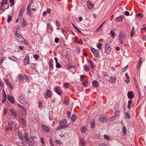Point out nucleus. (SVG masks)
Wrapping results in <instances>:
<instances>
[{
  "mask_svg": "<svg viewBox=\"0 0 146 146\" xmlns=\"http://www.w3.org/2000/svg\"><path fill=\"white\" fill-rule=\"evenodd\" d=\"M55 142L56 143L58 144L61 145L62 144V142L59 140H56Z\"/></svg>",
  "mask_w": 146,
  "mask_h": 146,
  "instance_id": "nucleus-44",
  "label": "nucleus"
},
{
  "mask_svg": "<svg viewBox=\"0 0 146 146\" xmlns=\"http://www.w3.org/2000/svg\"><path fill=\"white\" fill-rule=\"evenodd\" d=\"M19 121L22 124H24L25 123V121L23 118H21L20 119Z\"/></svg>",
  "mask_w": 146,
  "mask_h": 146,
  "instance_id": "nucleus-31",
  "label": "nucleus"
},
{
  "mask_svg": "<svg viewBox=\"0 0 146 146\" xmlns=\"http://www.w3.org/2000/svg\"><path fill=\"white\" fill-rule=\"evenodd\" d=\"M98 146H107V145L104 143H100Z\"/></svg>",
  "mask_w": 146,
  "mask_h": 146,
  "instance_id": "nucleus-46",
  "label": "nucleus"
},
{
  "mask_svg": "<svg viewBox=\"0 0 146 146\" xmlns=\"http://www.w3.org/2000/svg\"><path fill=\"white\" fill-rule=\"evenodd\" d=\"M116 118V117H114V115H113L111 117L110 119L111 121H113Z\"/></svg>",
  "mask_w": 146,
  "mask_h": 146,
  "instance_id": "nucleus-39",
  "label": "nucleus"
},
{
  "mask_svg": "<svg viewBox=\"0 0 146 146\" xmlns=\"http://www.w3.org/2000/svg\"><path fill=\"white\" fill-rule=\"evenodd\" d=\"M56 24L57 25V26L58 27H60V22L57 21H56Z\"/></svg>",
  "mask_w": 146,
  "mask_h": 146,
  "instance_id": "nucleus-57",
  "label": "nucleus"
},
{
  "mask_svg": "<svg viewBox=\"0 0 146 146\" xmlns=\"http://www.w3.org/2000/svg\"><path fill=\"white\" fill-rule=\"evenodd\" d=\"M124 117L126 118H130L129 115L128 113L126 112L124 113Z\"/></svg>",
  "mask_w": 146,
  "mask_h": 146,
  "instance_id": "nucleus-26",
  "label": "nucleus"
},
{
  "mask_svg": "<svg viewBox=\"0 0 146 146\" xmlns=\"http://www.w3.org/2000/svg\"><path fill=\"white\" fill-rule=\"evenodd\" d=\"M127 95L128 98L130 99H133L134 96L133 92L132 91L129 92L127 93Z\"/></svg>",
  "mask_w": 146,
  "mask_h": 146,
  "instance_id": "nucleus-10",
  "label": "nucleus"
},
{
  "mask_svg": "<svg viewBox=\"0 0 146 146\" xmlns=\"http://www.w3.org/2000/svg\"><path fill=\"white\" fill-rule=\"evenodd\" d=\"M55 91L59 95H60L62 93V91L61 90L60 88L58 86H57L55 88Z\"/></svg>",
  "mask_w": 146,
  "mask_h": 146,
  "instance_id": "nucleus-11",
  "label": "nucleus"
},
{
  "mask_svg": "<svg viewBox=\"0 0 146 146\" xmlns=\"http://www.w3.org/2000/svg\"><path fill=\"white\" fill-rule=\"evenodd\" d=\"M105 119V117H100L99 118V120L100 121L103 122Z\"/></svg>",
  "mask_w": 146,
  "mask_h": 146,
  "instance_id": "nucleus-27",
  "label": "nucleus"
},
{
  "mask_svg": "<svg viewBox=\"0 0 146 146\" xmlns=\"http://www.w3.org/2000/svg\"><path fill=\"white\" fill-rule=\"evenodd\" d=\"M116 80V78L115 77L111 76L110 77L109 81L111 82H115Z\"/></svg>",
  "mask_w": 146,
  "mask_h": 146,
  "instance_id": "nucleus-20",
  "label": "nucleus"
},
{
  "mask_svg": "<svg viewBox=\"0 0 146 146\" xmlns=\"http://www.w3.org/2000/svg\"><path fill=\"white\" fill-rule=\"evenodd\" d=\"M119 42L121 44H123V42L122 41L125 37L124 33L123 31H121L119 35Z\"/></svg>",
  "mask_w": 146,
  "mask_h": 146,
  "instance_id": "nucleus-3",
  "label": "nucleus"
},
{
  "mask_svg": "<svg viewBox=\"0 0 146 146\" xmlns=\"http://www.w3.org/2000/svg\"><path fill=\"white\" fill-rule=\"evenodd\" d=\"M36 65L35 64H31V66L33 69H35V68Z\"/></svg>",
  "mask_w": 146,
  "mask_h": 146,
  "instance_id": "nucleus-47",
  "label": "nucleus"
},
{
  "mask_svg": "<svg viewBox=\"0 0 146 146\" xmlns=\"http://www.w3.org/2000/svg\"><path fill=\"white\" fill-rule=\"evenodd\" d=\"M66 119H64L63 121H60V122H62L64 124H66L67 123Z\"/></svg>",
  "mask_w": 146,
  "mask_h": 146,
  "instance_id": "nucleus-59",
  "label": "nucleus"
},
{
  "mask_svg": "<svg viewBox=\"0 0 146 146\" xmlns=\"http://www.w3.org/2000/svg\"><path fill=\"white\" fill-rule=\"evenodd\" d=\"M72 25H73L74 27L76 29V30H77V31H78V33H79L80 34H83L82 33L77 27H76L73 23L72 24Z\"/></svg>",
  "mask_w": 146,
  "mask_h": 146,
  "instance_id": "nucleus-28",
  "label": "nucleus"
},
{
  "mask_svg": "<svg viewBox=\"0 0 146 146\" xmlns=\"http://www.w3.org/2000/svg\"><path fill=\"white\" fill-rule=\"evenodd\" d=\"M92 84L94 87H97L98 86V83L96 80L93 81Z\"/></svg>",
  "mask_w": 146,
  "mask_h": 146,
  "instance_id": "nucleus-17",
  "label": "nucleus"
},
{
  "mask_svg": "<svg viewBox=\"0 0 146 146\" xmlns=\"http://www.w3.org/2000/svg\"><path fill=\"white\" fill-rule=\"evenodd\" d=\"M19 100L20 102L23 104H26L28 102V99L23 95H21L19 96Z\"/></svg>",
  "mask_w": 146,
  "mask_h": 146,
  "instance_id": "nucleus-1",
  "label": "nucleus"
},
{
  "mask_svg": "<svg viewBox=\"0 0 146 146\" xmlns=\"http://www.w3.org/2000/svg\"><path fill=\"white\" fill-rule=\"evenodd\" d=\"M47 26H48L47 27L49 29H50V30H51V31L52 30V26L50 25L49 24H48Z\"/></svg>",
  "mask_w": 146,
  "mask_h": 146,
  "instance_id": "nucleus-43",
  "label": "nucleus"
},
{
  "mask_svg": "<svg viewBox=\"0 0 146 146\" xmlns=\"http://www.w3.org/2000/svg\"><path fill=\"white\" fill-rule=\"evenodd\" d=\"M33 57L36 60L37 59L39 58V56L37 54L34 55H33Z\"/></svg>",
  "mask_w": 146,
  "mask_h": 146,
  "instance_id": "nucleus-54",
  "label": "nucleus"
},
{
  "mask_svg": "<svg viewBox=\"0 0 146 146\" xmlns=\"http://www.w3.org/2000/svg\"><path fill=\"white\" fill-rule=\"evenodd\" d=\"M9 2L11 3V6H12L14 4V0H9Z\"/></svg>",
  "mask_w": 146,
  "mask_h": 146,
  "instance_id": "nucleus-48",
  "label": "nucleus"
},
{
  "mask_svg": "<svg viewBox=\"0 0 146 146\" xmlns=\"http://www.w3.org/2000/svg\"><path fill=\"white\" fill-rule=\"evenodd\" d=\"M52 61H50L49 62V64L50 65V67L51 68H52L53 67V66L52 65Z\"/></svg>",
  "mask_w": 146,
  "mask_h": 146,
  "instance_id": "nucleus-58",
  "label": "nucleus"
},
{
  "mask_svg": "<svg viewBox=\"0 0 146 146\" xmlns=\"http://www.w3.org/2000/svg\"><path fill=\"white\" fill-rule=\"evenodd\" d=\"M41 127L44 131L47 133L50 131L49 128L47 126L42 125H41Z\"/></svg>",
  "mask_w": 146,
  "mask_h": 146,
  "instance_id": "nucleus-7",
  "label": "nucleus"
},
{
  "mask_svg": "<svg viewBox=\"0 0 146 146\" xmlns=\"http://www.w3.org/2000/svg\"><path fill=\"white\" fill-rule=\"evenodd\" d=\"M141 62H142V59L141 58H140V59L139 61L138 62V63L137 64V68L138 69H139L140 68L141 64Z\"/></svg>",
  "mask_w": 146,
  "mask_h": 146,
  "instance_id": "nucleus-29",
  "label": "nucleus"
},
{
  "mask_svg": "<svg viewBox=\"0 0 146 146\" xmlns=\"http://www.w3.org/2000/svg\"><path fill=\"white\" fill-rule=\"evenodd\" d=\"M89 67L88 66H86L84 68V69L86 71H88L89 70Z\"/></svg>",
  "mask_w": 146,
  "mask_h": 146,
  "instance_id": "nucleus-53",
  "label": "nucleus"
},
{
  "mask_svg": "<svg viewBox=\"0 0 146 146\" xmlns=\"http://www.w3.org/2000/svg\"><path fill=\"white\" fill-rule=\"evenodd\" d=\"M92 52L94 54V56L96 57H98V56L99 51L98 50H96L94 48H92L91 49Z\"/></svg>",
  "mask_w": 146,
  "mask_h": 146,
  "instance_id": "nucleus-8",
  "label": "nucleus"
},
{
  "mask_svg": "<svg viewBox=\"0 0 146 146\" xmlns=\"http://www.w3.org/2000/svg\"><path fill=\"white\" fill-rule=\"evenodd\" d=\"M105 139L107 140H109L110 139L109 137L107 135H104Z\"/></svg>",
  "mask_w": 146,
  "mask_h": 146,
  "instance_id": "nucleus-50",
  "label": "nucleus"
},
{
  "mask_svg": "<svg viewBox=\"0 0 146 146\" xmlns=\"http://www.w3.org/2000/svg\"><path fill=\"white\" fill-rule=\"evenodd\" d=\"M124 14L126 15L127 16H128L129 15V13L128 11H125L124 12Z\"/></svg>",
  "mask_w": 146,
  "mask_h": 146,
  "instance_id": "nucleus-60",
  "label": "nucleus"
},
{
  "mask_svg": "<svg viewBox=\"0 0 146 146\" xmlns=\"http://www.w3.org/2000/svg\"><path fill=\"white\" fill-rule=\"evenodd\" d=\"M27 133H25L24 134L21 133L19 135V138L22 140L25 139L27 141L29 142L30 141V139Z\"/></svg>",
  "mask_w": 146,
  "mask_h": 146,
  "instance_id": "nucleus-2",
  "label": "nucleus"
},
{
  "mask_svg": "<svg viewBox=\"0 0 146 146\" xmlns=\"http://www.w3.org/2000/svg\"><path fill=\"white\" fill-rule=\"evenodd\" d=\"M27 111L24 108H22L18 111L19 113L21 115H25Z\"/></svg>",
  "mask_w": 146,
  "mask_h": 146,
  "instance_id": "nucleus-9",
  "label": "nucleus"
},
{
  "mask_svg": "<svg viewBox=\"0 0 146 146\" xmlns=\"http://www.w3.org/2000/svg\"><path fill=\"white\" fill-rule=\"evenodd\" d=\"M7 112V111L6 108H5L3 110V114L5 115H6Z\"/></svg>",
  "mask_w": 146,
  "mask_h": 146,
  "instance_id": "nucleus-56",
  "label": "nucleus"
},
{
  "mask_svg": "<svg viewBox=\"0 0 146 146\" xmlns=\"http://www.w3.org/2000/svg\"><path fill=\"white\" fill-rule=\"evenodd\" d=\"M25 10V8H23L21 9L19 13V16H22L23 13V12H24Z\"/></svg>",
  "mask_w": 146,
  "mask_h": 146,
  "instance_id": "nucleus-19",
  "label": "nucleus"
},
{
  "mask_svg": "<svg viewBox=\"0 0 146 146\" xmlns=\"http://www.w3.org/2000/svg\"><path fill=\"white\" fill-rule=\"evenodd\" d=\"M68 125H60V126L61 127V129H62L64 128H66L67 127H68Z\"/></svg>",
  "mask_w": 146,
  "mask_h": 146,
  "instance_id": "nucleus-45",
  "label": "nucleus"
},
{
  "mask_svg": "<svg viewBox=\"0 0 146 146\" xmlns=\"http://www.w3.org/2000/svg\"><path fill=\"white\" fill-rule=\"evenodd\" d=\"M8 100L12 104H14L15 102L13 98V96L8 95Z\"/></svg>",
  "mask_w": 146,
  "mask_h": 146,
  "instance_id": "nucleus-13",
  "label": "nucleus"
},
{
  "mask_svg": "<svg viewBox=\"0 0 146 146\" xmlns=\"http://www.w3.org/2000/svg\"><path fill=\"white\" fill-rule=\"evenodd\" d=\"M78 43L79 44H82L83 43V41H82V40L81 39H80Z\"/></svg>",
  "mask_w": 146,
  "mask_h": 146,
  "instance_id": "nucleus-62",
  "label": "nucleus"
},
{
  "mask_svg": "<svg viewBox=\"0 0 146 146\" xmlns=\"http://www.w3.org/2000/svg\"><path fill=\"white\" fill-rule=\"evenodd\" d=\"M46 96L45 94H44V98L46 99L48 98V97L50 98L51 97V91L50 90H46Z\"/></svg>",
  "mask_w": 146,
  "mask_h": 146,
  "instance_id": "nucleus-6",
  "label": "nucleus"
},
{
  "mask_svg": "<svg viewBox=\"0 0 146 146\" xmlns=\"http://www.w3.org/2000/svg\"><path fill=\"white\" fill-rule=\"evenodd\" d=\"M88 83V82L87 81H86L85 82H84L82 83L83 86L84 87H86Z\"/></svg>",
  "mask_w": 146,
  "mask_h": 146,
  "instance_id": "nucleus-33",
  "label": "nucleus"
},
{
  "mask_svg": "<svg viewBox=\"0 0 146 146\" xmlns=\"http://www.w3.org/2000/svg\"><path fill=\"white\" fill-rule=\"evenodd\" d=\"M59 41V38H55V42L56 43H57Z\"/></svg>",
  "mask_w": 146,
  "mask_h": 146,
  "instance_id": "nucleus-63",
  "label": "nucleus"
},
{
  "mask_svg": "<svg viewBox=\"0 0 146 146\" xmlns=\"http://www.w3.org/2000/svg\"><path fill=\"white\" fill-rule=\"evenodd\" d=\"M119 113L120 112L119 110L117 111L115 113V114L113 115L114 117H115L117 118V117L119 115Z\"/></svg>",
  "mask_w": 146,
  "mask_h": 146,
  "instance_id": "nucleus-24",
  "label": "nucleus"
},
{
  "mask_svg": "<svg viewBox=\"0 0 146 146\" xmlns=\"http://www.w3.org/2000/svg\"><path fill=\"white\" fill-rule=\"evenodd\" d=\"M110 35H111L112 37L114 38L115 36V34L114 32L113 31H111L110 33Z\"/></svg>",
  "mask_w": 146,
  "mask_h": 146,
  "instance_id": "nucleus-23",
  "label": "nucleus"
},
{
  "mask_svg": "<svg viewBox=\"0 0 146 146\" xmlns=\"http://www.w3.org/2000/svg\"><path fill=\"white\" fill-rule=\"evenodd\" d=\"M10 111L11 113H12L13 115H14L15 117H17V115L16 114V112L14 110L12 109H11Z\"/></svg>",
  "mask_w": 146,
  "mask_h": 146,
  "instance_id": "nucleus-18",
  "label": "nucleus"
},
{
  "mask_svg": "<svg viewBox=\"0 0 146 146\" xmlns=\"http://www.w3.org/2000/svg\"><path fill=\"white\" fill-rule=\"evenodd\" d=\"M29 57L28 56H26L25 59L24 64L25 66H26L27 65L29 64Z\"/></svg>",
  "mask_w": 146,
  "mask_h": 146,
  "instance_id": "nucleus-12",
  "label": "nucleus"
},
{
  "mask_svg": "<svg viewBox=\"0 0 146 146\" xmlns=\"http://www.w3.org/2000/svg\"><path fill=\"white\" fill-rule=\"evenodd\" d=\"M102 44L101 43H99L98 44L97 47L99 49H101V46Z\"/></svg>",
  "mask_w": 146,
  "mask_h": 146,
  "instance_id": "nucleus-52",
  "label": "nucleus"
},
{
  "mask_svg": "<svg viewBox=\"0 0 146 146\" xmlns=\"http://www.w3.org/2000/svg\"><path fill=\"white\" fill-rule=\"evenodd\" d=\"M125 76L126 78L127 79V80H125V82L127 84H128L130 81L129 77L127 73H126L125 74Z\"/></svg>",
  "mask_w": 146,
  "mask_h": 146,
  "instance_id": "nucleus-16",
  "label": "nucleus"
},
{
  "mask_svg": "<svg viewBox=\"0 0 146 146\" xmlns=\"http://www.w3.org/2000/svg\"><path fill=\"white\" fill-rule=\"evenodd\" d=\"M27 12L28 15H31V9H27Z\"/></svg>",
  "mask_w": 146,
  "mask_h": 146,
  "instance_id": "nucleus-36",
  "label": "nucleus"
},
{
  "mask_svg": "<svg viewBox=\"0 0 146 146\" xmlns=\"http://www.w3.org/2000/svg\"><path fill=\"white\" fill-rule=\"evenodd\" d=\"M115 20L117 22H121L123 20V18L119 16L115 19Z\"/></svg>",
  "mask_w": 146,
  "mask_h": 146,
  "instance_id": "nucleus-21",
  "label": "nucleus"
},
{
  "mask_svg": "<svg viewBox=\"0 0 146 146\" xmlns=\"http://www.w3.org/2000/svg\"><path fill=\"white\" fill-rule=\"evenodd\" d=\"M68 68H69L68 69L69 70H70V69H71L72 68H73L74 69L75 67V66L74 65H71V64L69 65L68 66Z\"/></svg>",
  "mask_w": 146,
  "mask_h": 146,
  "instance_id": "nucleus-32",
  "label": "nucleus"
},
{
  "mask_svg": "<svg viewBox=\"0 0 146 146\" xmlns=\"http://www.w3.org/2000/svg\"><path fill=\"white\" fill-rule=\"evenodd\" d=\"M87 6L89 9H91L94 6V4L92 3L89 1L87 2Z\"/></svg>",
  "mask_w": 146,
  "mask_h": 146,
  "instance_id": "nucleus-14",
  "label": "nucleus"
},
{
  "mask_svg": "<svg viewBox=\"0 0 146 146\" xmlns=\"http://www.w3.org/2000/svg\"><path fill=\"white\" fill-rule=\"evenodd\" d=\"M9 59L11 60H14L15 61L17 60V58L14 56L11 57V58H9Z\"/></svg>",
  "mask_w": 146,
  "mask_h": 146,
  "instance_id": "nucleus-42",
  "label": "nucleus"
},
{
  "mask_svg": "<svg viewBox=\"0 0 146 146\" xmlns=\"http://www.w3.org/2000/svg\"><path fill=\"white\" fill-rule=\"evenodd\" d=\"M15 35L17 36V39L20 42H23L24 38L21 35L18 33L17 31Z\"/></svg>",
  "mask_w": 146,
  "mask_h": 146,
  "instance_id": "nucleus-5",
  "label": "nucleus"
},
{
  "mask_svg": "<svg viewBox=\"0 0 146 146\" xmlns=\"http://www.w3.org/2000/svg\"><path fill=\"white\" fill-rule=\"evenodd\" d=\"M105 49L106 52L108 54H110L111 51V48L109 44L107 43L105 45Z\"/></svg>",
  "mask_w": 146,
  "mask_h": 146,
  "instance_id": "nucleus-4",
  "label": "nucleus"
},
{
  "mask_svg": "<svg viewBox=\"0 0 146 146\" xmlns=\"http://www.w3.org/2000/svg\"><path fill=\"white\" fill-rule=\"evenodd\" d=\"M6 99H7V97H3V98L2 99V102L3 103H4L5 102V101H6Z\"/></svg>",
  "mask_w": 146,
  "mask_h": 146,
  "instance_id": "nucleus-55",
  "label": "nucleus"
},
{
  "mask_svg": "<svg viewBox=\"0 0 146 146\" xmlns=\"http://www.w3.org/2000/svg\"><path fill=\"white\" fill-rule=\"evenodd\" d=\"M123 133L125 134L127 133L126 129L125 127H123Z\"/></svg>",
  "mask_w": 146,
  "mask_h": 146,
  "instance_id": "nucleus-34",
  "label": "nucleus"
},
{
  "mask_svg": "<svg viewBox=\"0 0 146 146\" xmlns=\"http://www.w3.org/2000/svg\"><path fill=\"white\" fill-rule=\"evenodd\" d=\"M105 21L99 27L98 29L96 30V31L98 32L99 31L100 28L102 27V25L104 24L105 23Z\"/></svg>",
  "mask_w": 146,
  "mask_h": 146,
  "instance_id": "nucleus-38",
  "label": "nucleus"
},
{
  "mask_svg": "<svg viewBox=\"0 0 146 146\" xmlns=\"http://www.w3.org/2000/svg\"><path fill=\"white\" fill-rule=\"evenodd\" d=\"M8 1L5 0H3L1 2V5H3L4 4H7V2Z\"/></svg>",
  "mask_w": 146,
  "mask_h": 146,
  "instance_id": "nucleus-49",
  "label": "nucleus"
},
{
  "mask_svg": "<svg viewBox=\"0 0 146 146\" xmlns=\"http://www.w3.org/2000/svg\"><path fill=\"white\" fill-rule=\"evenodd\" d=\"M20 21L21 23L22 24L23 26V27H24L25 25V21L23 18H21Z\"/></svg>",
  "mask_w": 146,
  "mask_h": 146,
  "instance_id": "nucleus-22",
  "label": "nucleus"
},
{
  "mask_svg": "<svg viewBox=\"0 0 146 146\" xmlns=\"http://www.w3.org/2000/svg\"><path fill=\"white\" fill-rule=\"evenodd\" d=\"M64 86L66 88H69V85L68 83H66L64 85Z\"/></svg>",
  "mask_w": 146,
  "mask_h": 146,
  "instance_id": "nucleus-37",
  "label": "nucleus"
},
{
  "mask_svg": "<svg viewBox=\"0 0 146 146\" xmlns=\"http://www.w3.org/2000/svg\"><path fill=\"white\" fill-rule=\"evenodd\" d=\"M8 124L10 126H11L13 125V123L12 121H9L8 122Z\"/></svg>",
  "mask_w": 146,
  "mask_h": 146,
  "instance_id": "nucleus-61",
  "label": "nucleus"
},
{
  "mask_svg": "<svg viewBox=\"0 0 146 146\" xmlns=\"http://www.w3.org/2000/svg\"><path fill=\"white\" fill-rule=\"evenodd\" d=\"M76 119V115L73 114L71 117V119L72 120V121L74 122L75 121V120Z\"/></svg>",
  "mask_w": 146,
  "mask_h": 146,
  "instance_id": "nucleus-25",
  "label": "nucleus"
},
{
  "mask_svg": "<svg viewBox=\"0 0 146 146\" xmlns=\"http://www.w3.org/2000/svg\"><path fill=\"white\" fill-rule=\"evenodd\" d=\"M137 16L138 17H140L141 18H142L143 17V15L139 13H138L137 14Z\"/></svg>",
  "mask_w": 146,
  "mask_h": 146,
  "instance_id": "nucleus-64",
  "label": "nucleus"
},
{
  "mask_svg": "<svg viewBox=\"0 0 146 146\" xmlns=\"http://www.w3.org/2000/svg\"><path fill=\"white\" fill-rule=\"evenodd\" d=\"M12 19L10 15L8 16V19H7V21L8 23H9L11 21Z\"/></svg>",
  "mask_w": 146,
  "mask_h": 146,
  "instance_id": "nucleus-40",
  "label": "nucleus"
},
{
  "mask_svg": "<svg viewBox=\"0 0 146 146\" xmlns=\"http://www.w3.org/2000/svg\"><path fill=\"white\" fill-rule=\"evenodd\" d=\"M80 141L82 146H85L86 141L83 139L80 138Z\"/></svg>",
  "mask_w": 146,
  "mask_h": 146,
  "instance_id": "nucleus-15",
  "label": "nucleus"
},
{
  "mask_svg": "<svg viewBox=\"0 0 146 146\" xmlns=\"http://www.w3.org/2000/svg\"><path fill=\"white\" fill-rule=\"evenodd\" d=\"M56 67L57 68H60L61 67V65L59 63L57 62L56 63Z\"/></svg>",
  "mask_w": 146,
  "mask_h": 146,
  "instance_id": "nucleus-51",
  "label": "nucleus"
},
{
  "mask_svg": "<svg viewBox=\"0 0 146 146\" xmlns=\"http://www.w3.org/2000/svg\"><path fill=\"white\" fill-rule=\"evenodd\" d=\"M91 128L92 129H94L95 127V122L94 121L91 122Z\"/></svg>",
  "mask_w": 146,
  "mask_h": 146,
  "instance_id": "nucleus-35",
  "label": "nucleus"
},
{
  "mask_svg": "<svg viewBox=\"0 0 146 146\" xmlns=\"http://www.w3.org/2000/svg\"><path fill=\"white\" fill-rule=\"evenodd\" d=\"M86 127L85 126H83L82 127V128L81 129V132L84 133L86 132Z\"/></svg>",
  "mask_w": 146,
  "mask_h": 146,
  "instance_id": "nucleus-30",
  "label": "nucleus"
},
{
  "mask_svg": "<svg viewBox=\"0 0 146 146\" xmlns=\"http://www.w3.org/2000/svg\"><path fill=\"white\" fill-rule=\"evenodd\" d=\"M5 82L6 85L7 86H9L10 84H11V83H9L8 82V79H5Z\"/></svg>",
  "mask_w": 146,
  "mask_h": 146,
  "instance_id": "nucleus-41",
  "label": "nucleus"
}]
</instances>
